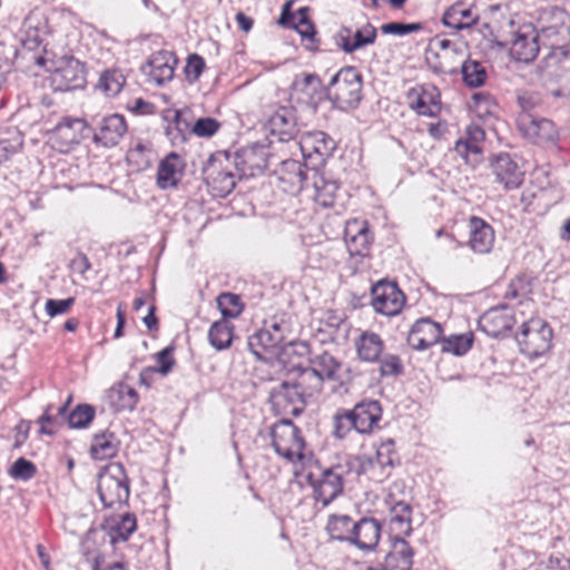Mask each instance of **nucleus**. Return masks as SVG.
I'll return each instance as SVG.
<instances>
[{
	"label": "nucleus",
	"instance_id": "f257e3e1",
	"mask_svg": "<svg viewBox=\"0 0 570 570\" xmlns=\"http://www.w3.org/2000/svg\"><path fill=\"white\" fill-rule=\"evenodd\" d=\"M541 22L539 33L551 49L546 58L547 66L561 65L562 69H570V51L566 48L570 42V16L564 9L554 7L542 13Z\"/></svg>",
	"mask_w": 570,
	"mask_h": 570
},
{
	"label": "nucleus",
	"instance_id": "f03ea898",
	"mask_svg": "<svg viewBox=\"0 0 570 570\" xmlns=\"http://www.w3.org/2000/svg\"><path fill=\"white\" fill-rule=\"evenodd\" d=\"M397 461L395 443L392 439L381 442L375 452L364 453L355 458V469L358 475L368 481L382 483L387 480Z\"/></svg>",
	"mask_w": 570,
	"mask_h": 570
},
{
	"label": "nucleus",
	"instance_id": "7ed1b4c3",
	"mask_svg": "<svg viewBox=\"0 0 570 570\" xmlns=\"http://www.w3.org/2000/svg\"><path fill=\"white\" fill-rule=\"evenodd\" d=\"M552 340L553 331L550 324L540 317L523 322L515 334L520 353L529 360H537L548 354L552 347Z\"/></svg>",
	"mask_w": 570,
	"mask_h": 570
},
{
	"label": "nucleus",
	"instance_id": "20e7f679",
	"mask_svg": "<svg viewBox=\"0 0 570 570\" xmlns=\"http://www.w3.org/2000/svg\"><path fill=\"white\" fill-rule=\"evenodd\" d=\"M327 95L342 110L357 107L362 99V76L354 67L342 68L332 77Z\"/></svg>",
	"mask_w": 570,
	"mask_h": 570
},
{
	"label": "nucleus",
	"instance_id": "39448f33",
	"mask_svg": "<svg viewBox=\"0 0 570 570\" xmlns=\"http://www.w3.org/2000/svg\"><path fill=\"white\" fill-rule=\"evenodd\" d=\"M97 491L105 508H112L128 500L129 483L121 464H111L99 473Z\"/></svg>",
	"mask_w": 570,
	"mask_h": 570
},
{
	"label": "nucleus",
	"instance_id": "423d86ee",
	"mask_svg": "<svg viewBox=\"0 0 570 570\" xmlns=\"http://www.w3.org/2000/svg\"><path fill=\"white\" fill-rule=\"evenodd\" d=\"M275 452L289 462L303 459L305 446L301 430L289 420H282L271 431Z\"/></svg>",
	"mask_w": 570,
	"mask_h": 570
},
{
	"label": "nucleus",
	"instance_id": "0eeeda50",
	"mask_svg": "<svg viewBox=\"0 0 570 570\" xmlns=\"http://www.w3.org/2000/svg\"><path fill=\"white\" fill-rule=\"evenodd\" d=\"M351 468L350 462L336 464L324 470L320 479L313 483V498L322 508H326L343 493L344 480Z\"/></svg>",
	"mask_w": 570,
	"mask_h": 570
},
{
	"label": "nucleus",
	"instance_id": "6e6552de",
	"mask_svg": "<svg viewBox=\"0 0 570 570\" xmlns=\"http://www.w3.org/2000/svg\"><path fill=\"white\" fill-rule=\"evenodd\" d=\"M298 144L305 166H309L313 170L323 166L336 148L334 139L324 131L305 132Z\"/></svg>",
	"mask_w": 570,
	"mask_h": 570
},
{
	"label": "nucleus",
	"instance_id": "1a4fd4ad",
	"mask_svg": "<svg viewBox=\"0 0 570 570\" xmlns=\"http://www.w3.org/2000/svg\"><path fill=\"white\" fill-rule=\"evenodd\" d=\"M371 305L376 313L385 316H395L401 313L405 304V295L396 283L379 281L371 288Z\"/></svg>",
	"mask_w": 570,
	"mask_h": 570
},
{
	"label": "nucleus",
	"instance_id": "9d476101",
	"mask_svg": "<svg viewBox=\"0 0 570 570\" xmlns=\"http://www.w3.org/2000/svg\"><path fill=\"white\" fill-rule=\"evenodd\" d=\"M517 126L521 135L537 145H554L559 131L550 119L538 116H518Z\"/></svg>",
	"mask_w": 570,
	"mask_h": 570
},
{
	"label": "nucleus",
	"instance_id": "9b49d317",
	"mask_svg": "<svg viewBox=\"0 0 570 570\" xmlns=\"http://www.w3.org/2000/svg\"><path fill=\"white\" fill-rule=\"evenodd\" d=\"M87 127L81 118L63 117L50 132L49 141L59 153H68L80 144Z\"/></svg>",
	"mask_w": 570,
	"mask_h": 570
},
{
	"label": "nucleus",
	"instance_id": "f8f14e48",
	"mask_svg": "<svg viewBox=\"0 0 570 570\" xmlns=\"http://www.w3.org/2000/svg\"><path fill=\"white\" fill-rule=\"evenodd\" d=\"M269 400L274 411L279 415L298 416L306 400L293 381H283L271 391Z\"/></svg>",
	"mask_w": 570,
	"mask_h": 570
},
{
	"label": "nucleus",
	"instance_id": "ddd939ff",
	"mask_svg": "<svg viewBox=\"0 0 570 570\" xmlns=\"http://www.w3.org/2000/svg\"><path fill=\"white\" fill-rule=\"evenodd\" d=\"M268 157V147L262 142H254L236 151L234 165L240 176L254 177L267 168Z\"/></svg>",
	"mask_w": 570,
	"mask_h": 570
},
{
	"label": "nucleus",
	"instance_id": "4468645a",
	"mask_svg": "<svg viewBox=\"0 0 570 570\" xmlns=\"http://www.w3.org/2000/svg\"><path fill=\"white\" fill-rule=\"evenodd\" d=\"M85 81L83 65L72 57L62 60L50 75V83L57 91L81 88Z\"/></svg>",
	"mask_w": 570,
	"mask_h": 570
},
{
	"label": "nucleus",
	"instance_id": "2eb2a0df",
	"mask_svg": "<svg viewBox=\"0 0 570 570\" xmlns=\"http://www.w3.org/2000/svg\"><path fill=\"white\" fill-rule=\"evenodd\" d=\"M484 139V129L476 124H471L466 127L464 136L455 142L454 150L465 164L475 167L483 158Z\"/></svg>",
	"mask_w": 570,
	"mask_h": 570
},
{
	"label": "nucleus",
	"instance_id": "dca6fc26",
	"mask_svg": "<svg viewBox=\"0 0 570 570\" xmlns=\"http://www.w3.org/2000/svg\"><path fill=\"white\" fill-rule=\"evenodd\" d=\"M491 171L495 181L501 184L505 190L519 188L524 178V171L510 154L500 153L490 163Z\"/></svg>",
	"mask_w": 570,
	"mask_h": 570
},
{
	"label": "nucleus",
	"instance_id": "f3484780",
	"mask_svg": "<svg viewBox=\"0 0 570 570\" xmlns=\"http://www.w3.org/2000/svg\"><path fill=\"white\" fill-rule=\"evenodd\" d=\"M177 63L174 52L159 50L150 56L141 70L149 82L161 86L173 79Z\"/></svg>",
	"mask_w": 570,
	"mask_h": 570
},
{
	"label": "nucleus",
	"instance_id": "a211bd4d",
	"mask_svg": "<svg viewBox=\"0 0 570 570\" xmlns=\"http://www.w3.org/2000/svg\"><path fill=\"white\" fill-rule=\"evenodd\" d=\"M407 102L420 116L436 117L441 111V95L431 85L417 86L407 91Z\"/></svg>",
	"mask_w": 570,
	"mask_h": 570
},
{
	"label": "nucleus",
	"instance_id": "6ab92c4d",
	"mask_svg": "<svg viewBox=\"0 0 570 570\" xmlns=\"http://www.w3.org/2000/svg\"><path fill=\"white\" fill-rule=\"evenodd\" d=\"M127 131L124 116L112 114L105 116L95 124L94 142L106 148L118 145Z\"/></svg>",
	"mask_w": 570,
	"mask_h": 570
},
{
	"label": "nucleus",
	"instance_id": "aec40b11",
	"mask_svg": "<svg viewBox=\"0 0 570 570\" xmlns=\"http://www.w3.org/2000/svg\"><path fill=\"white\" fill-rule=\"evenodd\" d=\"M266 130L279 141H289L299 132L296 112L291 107H279L268 118Z\"/></svg>",
	"mask_w": 570,
	"mask_h": 570
},
{
	"label": "nucleus",
	"instance_id": "412c9836",
	"mask_svg": "<svg viewBox=\"0 0 570 570\" xmlns=\"http://www.w3.org/2000/svg\"><path fill=\"white\" fill-rule=\"evenodd\" d=\"M344 239L352 256H366L373 240L368 224L363 219H351L346 223Z\"/></svg>",
	"mask_w": 570,
	"mask_h": 570
},
{
	"label": "nucleus",
	"instance_id": "4be33fe9",
	"mask_svg": "<svg viewBox=\"0 0 570 570\" xmlns=\"http://www.w3.org/2000/svg\"><path fill=\"white\" fill-rule=\"evenodd\" d=\"M204 175L207 186L216 197L227 196L236 186L234 174L219 160L209 159L204 168Z\"/></svg>",
	"mask_w": 570,
	"mask_h": 570
},
{
	"label": "nucleus",
	"instance_id": "5701e85b",
	"mask_svg": "<svg viewBox=\"0 0 570 570\" xmlns=\"http://www.w3.org/2000/svg\"><path fill=\"white\" fill-rule=\"evenodd\" d=\"M441 336V325L425 317L420 318L413 324L407 336V342L413 348L423 351L439 343Z\"/></svg>",
	"mask_w": 570,
	"mask_h": 570
},
{
	"label": "nucleus",
	"instance_id": "b1692460",
	"mask_svg": "<svg viewBox=\"0 0 570 570\" xmlns=\"http://www.w3.org/2000/svg\"><path fill=\"white\" fill-rule=\"evenodd\" d=\"M382 527L379 520L363 517L355 521L351 544L362 551L374 550L380 541Z\"/></svg>",
	"mask_w": 570,
	"mask_h": 570
},
{
	"label": "nucleus",
	"instance_id": "393cba45",
	"mask_svg": "<svg viewBox=\"0 0 570 570\" xmlns=\"http://www.w3.org/2000/svg\"><path fill=\"white\" fill-rule=\"evenodd\" d=\"M514 317L505 306L492 307L479 320V327L491 337H499L512 328Z\"/></svg>",
	"mask_w": 570,
	"mask_h": 570
},
{
	"label": "nucleus",
	"instance_id": "a878e982",
	"mask_svg": "<svg viewBox=\"0 0 570 570\" xmlns=\"http://www.w3.org/2000/svg\"><path fill=\"white\" fill-rule=\"evenodd\" d=\"M186 163L184 158L175 153H169L160 163L157 169V186L160 189L177 187L184 176Z\"/></svg>",
	"mask_w": 570,
	"mask_h": 570
},
{
	"label": "nucleus",
	"instance_id": "bb28decb",
	"mask_svg": "<svg viewBox=\"0 0 570 570\" xmlns=\"http://www.w3.org/2000/svg\"><path fill=\"white\" fill-rule=\"evenodd\" d=\"M360 434H370L379 426L382 419V406L379 401L363 400L351 410Z\"/></svg>",
	"mask_w": 570,
	"mask_h": 570
},
{
	"label": "nucleus",
	"instance_id": "cd10ccee",
	"mask_svg": "<svg viewBox=\"0 0 570 570\" xmlns=\"http://www.w3.org/2000/svg\"><path fill=\"white\" fill-rule=\"evenodd\" d=\"M495 234L484 219L472 216L469 219L468 246L476 254H487L493 247Z\"/></svg>",
	"mask_w": 570,
	"mask_h": 570
},
{
	"label": "nucleus",
	"instance_id": "c85d7f7f",
	"mask_svg": "<svg viewBox=\"0 0 570 570\" xmlns=\"http://www.w3.org/2000/svg\"><path fill=\"white\" fill-rule=\"evenodd\" d=\"M540 33L534 30L518 31L511 42V57L525 63L533 61L540 50Z\"/></svg>",
	"mask_w": 570,
	"mask_h": 570
},
{
	"label": "nucleus",
	"instance_id": "c756f323",
	"mask_svg": "<svg viewBox=\"0 0 570 570\" xmlns=\"http://www.w3.org/2000/svg\"><path fill=\"white\" fill-rule=\"evenodd\" d=\"M305 165L294 159L284 160L278 170L279 187L287 194L299 193L307 179Z\"/></svg>",
	"mask_w": 570,
	"mask_h": 570
},
{
	"label": "nucleus",
	"instance_id": "7c9ffc66",
	"mask_svg": "<svg viewBox=\"0 0 570 570\" xmlns=\"http://www.w3.org/2000/svg\"><path fill=\"white\" fill-rule=\"evenodd\" d=\"M376 29L371 23H366L357 29L352 36L348 28H342L336 36V43L346 53L354 52L367 45H372L376 39Z\"/></svg>",
	"mask_w": 570,
	"mask_h": 570
},
{
	"label": "nucleus",
	"instance_id": "2f4dec72",
	"mask_svg": "<svg viewBox=\"0 0 570 570\" xmlns=\"http://www.w3.org/2000/svg\"><path fill=\"white\" fill-rule=\"evenodd\" d=\"M414 551L406 540L401 537H392L391 550L385 557V570H411Z\"/></svg>",
	"mask_w": 570,
	"mask_h": 570
},
{
	"label": "nucleus",
	"instance_id": "473e14b6",
	"mask_svg": "<svg viewBox=\"0 0 570 570\" xmlns=\"http://www.w3.org/2000/svg\"><path fill=\"white\" fill-rule=\"evenodd\" d=\"M357 357L362 362H379L384 351L385 344L381 335L373 331H363L354 341Z\"/></svg>",
	"mask_w": 570,
	"mask_h": 570
},
{
	"label": "nucleus",
	"instance_id": "72a5a7b5",
	"mask_svg": "<svg viewBox=\"0 0 570 570\" xmlns=\"http://www.w3.org/2000/svg\"><path fill=\"white\" fill-rule=\"evenodd\" d=\"M47 26L45 19L38 13H30L22 23V47L29 51L38 49L43 42Z\"/></svg>",
	"mask_w": 570,
	"mask_h": 570
},
{
	"label": "nucleus",
	"instance_id": "f704fd0d",
	"mask_svg": "<svg viewBox=\"0 0 570 570\" xmlns=\"http://www.w3.org/2000/svg\"><path fill=\"white\" fill-rule=\"evenodd\" d=\"M478 20L479 16L472 8L468 7L463 2L452 4L445 10L442 18L444 26L455 30L469 29L474 26Z\"/></svg>",
	"mask_w": 570,
	"mask_h": 570
},
{
	"label": "nucleus",
	"instance_id": "c9c22d12",
	"mask_svg": "<svg viewBox=\"0 0 570 570\" xmlns=\"http://www.w3.org/2000/svg\"><path fill=\"white\" fill-rule=\"evenodd\" d=\"M412 509L404 501L394 502L390 510V528L393 537L410 535L412 532Z\"/></svg>",
	"mask_w": 570,
	"mask_h": 570
},
{
	"label": "nucleus",
	"instance_id": "e433bc0d",
	"mask_svg": "<svg viewBox=\"0 0 570 570\" xmlns=\"http://www.w3.org/2000/svg\"><path fill=\"white\" fill-rule=\"evenodd\" d=\"M285 340V334L272 333L269 328L265 327L249 336L247 345L257 358H262L263 351L273 350L282 345Z\"/></svg>",
	"mask_w": 570,
	"mask_h": 570
},
{
	"label": "nucleus",
	"instance_id": "4c0bfd02",
	"mask_svg": "<svg viewBox=\"0 0 570 570\" xmlns=\"http://www.w3.org/2000/svg\"><path fill=\"white\" fill-rule=\"evenodd\" d=\"M296 379L293 381L299 390V393L306 399L314 397L323 391V380L311 370L309 366H298L296 370Z\"/></svg>",
	"mask_w": 570,
	"mask_h": 570
},
{
	"label": "nucleus",
	"instance_id": "58836bf2",
	"mask_svg": "<svg viewBox=\"0 0 570 570\" xmlns=\"http://www.w3.org/2000/svg\"><path fill=\"white\" fill-rule=\"evenodd\" d=\"M313 186L315 190L314 200L324 208L332 207L338 190L337 183L314 170Z\"/></svg>",
	"mask_w": 570,
	"mask_h": 570
},
{
	"label": "nucleus",
	"instance_id": "ea45409f",
	"mask_svg": "<svg viewBox=\"0 0 570 570\" xmlns=\"http://www.w3.org/2000/svg\"><path fill=\"white\" fill-rule=\"evenodd\" d=\"M308 366L325 382L336 380L341 363L331 353L324 351L309 357Z\"/></svg>",
	"mask_w": 570,
	"mask_h": 570
},
{
	"label": "nucleus",
	"instance_id": "a19ab883",
	"mask_svg": "<svg viewBox=\"0 0 570 570\" xmlns=\"http://www.w3.org/2000/svg\"><path fill=\"white\" fill-rule=\"evenodd\" d=\"M355 521L346 514H331L326 531L333 540L351 544Z\"/></svg>",
	"mask_w": 570,
	"mask_h": 570
},
{
	"label": "nucleus",
	"instance_id": "79ce46f5",
	"mask_svg": "<svg viewBox=\"0 0 570 570\" xmlns=\"http://www.w3.org/2000/svg\"><path fill=\"white\" fill-rule=\"evenodd\" d=\"M439 51H431L430 55H432L435 59H438V62L433 65V69L436 72L440 73H454L458 71V67L455 65H449L445 62V60H449L450 58H454L459 56L462 58V50L459 49L451 40L443 39L439 41Z\"/></svg>",
	"mask_w": 570,
	"mask_h": 570
},
{
	"label": "nucleus",
	"instance_id": "37998d69",
	"mask_svg": "<svg viewBox=\"0 0 570 570\" xmlns=\"http://www.w3.org/2000/svg\"><path fill=\"white\" fill-rule=\"evenodd\" d=\"M119 442L114 433L104 432L94 436L90 453L96 460H106L116 455Z\"/></svg>",
	"mask_w": 570,
	"mask_h": 570
},
{
	"label": "nucleus",
	"instance_id": "c03bdc74",
	"mask_svg": "<svg viewBox=\"0 0 570 570\" xmlns=\"http://www.w3.org/2000/svg\"><path fill=\"white\" fill-rule=\"evenodd\" d=\"M234 326L227 320H219L212 324L208 331V341L217 351L228 348L233 342Z\"/></svg>",
	"mask_w": 570,
	"mask_h": 570
},
{
	"label": "nucleus",
	"instance_id": "a18cd8bd",
	"mask_svg": "<svg viewBox=\"0 0 570 570\" xmlns=\"http://www.w3.org/2000/svg\"><path fill=\"white\" fill-rule=\"evenodd\" d=\"M109 400L116 411L132 410L138 402V393L128 384H118L109 393Z\"/></svg>",
	"mask_w": 570,
	"mask_h": 570
},
{
	"label": "nucleus",
	"instance_id": "49530a36",
	"mask_svg": "<svg viewBox=\"0 0 570 570\" xmlns=\"http://www.w3.org/2000/svg\"><path fill=\"white\" fill-rule=\"evenodd\" d=\"M22 145L23 136L16 127L0 130V160L18 153Z\"/></svg>",
	"mask_w": 570,
	"mask_h": 570
},
{
	"label": "nucleus",
	"instance_id": "de8ad7c7",
	"mask_svg": "<svg viewBox=\"0 0 570 570\" xmlns=\"http://www.w3.org/2000/svg\"><path fill=\"white\" fill-rule=\"evenodd\" d=\"M460 70L463 77V81L471 88L482 86L487 79V70L476 60H465L461 63Z\"/></svg>",
	"mask_w": 570,
	"mask_h": 570
},
{
	"label": "nucleus",
	"instance_id": "09e8293b",
	"mask_svg": "<svg viewBox=\"0 0 570 570\" xmlns=\"http://www.w3.org/2000/svg\"><path fill=\"white\" fill-rule=\"evenodd\" d=\"M216 302L223 315L222 320L236 318L244 309L240 296L234 293H222L217 296Z\"/></svg>",
	"mask_w": 570,
	"mask_h": 570
},
{
	"label": "nucleus",
	"instance_id": "8fccbe9b",
	"mask_svg": "<svg viewBox=\"0 0 570 570\" xmlns=\"http://www.w3.org/2000/svg\"><path fill=\"white\" fill-rule=\"evenodd\" d=\"M289 18H293V19L296 20V22H294L295 28L297 29V31L299 32V35L303 38H306V39L312 40V41L314 40L315 28H314L313 23L308 20L307 9L306 8H301L297 11L296 17H291V14L287 13L286 7H285L284 10H283L282 17L279 19V23H282L284 26L288 24L289 23V21H288Z\"/></svg>",
	"mask_w": 570,
	"mask_h": 570
},
{
	"label": "nucleus",
	"instance_id": "3c124183",
	"mask_svg": "<svg viewBox=\"0 0 570 570\" xmlns=\"http://www.w3.org/2000/svg\"><path fill=\"white\" fill-rule=\"evenodd\" d=\"M136 518L134 514L126 513L120 520L109 525V534L112 542L126 541L136 530Z\"/></svg>",
	"mask_w": 570,
	"mask_h": 570
},
{
	"label": "nucleus",
	"instance_id": "603ef678",
	"mask_svg": "<svg viewBox=\"0 0 570 570\" xmlns=\"http://www.w3.org/2000/svg\"><path fill=\"white\" fill-rule=\"evenodd\" d=\"M441 343L442 352L462 356L472 347L473 334L466 333L460 335H451L450 337L444 338Z\"/></svg>",
	"mask_w": 570,
	"mask_h": 570
},
{
	"label": "nucleus",
	"instance_id": "864d4df0",
	"mask_svg": "<svg viewBox=\"0 0 570 570\" xmlns=\"http://www.w3.org/2000/svg\"><path fill=\"white\" fill-rule=\"evenodd\" d=\"M126 82V78L124 73L118 69H110L102 72L99 79V88L109 96L114 97L120 92L124 85Z\"/></svg>",
	"mask_w": 570,
	"mask_h": 570
},
{
	"label": "nucleus",
	"instance_id": "5fc2aeb1",
	"mask_svg": "<svg viewBox=\"0 0 570 570\" xmlns=\"http://www.w3.org/2000/svg\"><path fill=\"white\" fill-rule=\"evenodd\" d=\"M334 424V436L337 439H344L352 431H356L355 420L351 410L340 409L336 411L333 417Z\"/></svg>",
	"mask_w": 570,
	"mask_h": 570
},
{
	"label": "nucleus",
	"instance_id": "6e6d98bb",
	"mask_svg": "<svg viewBox=\"0 0 570 570\" xmlns=\"http://www.w3.org/2000/svg\"><path fill=\"white\" fill-rule=\"evenodd\" d=\"M517 104L520 108L518 116H537L534 111L541 107L542 98L539 92L523 90L517 95Z\"/></svg>",
	"mask_w": 570,
	"mask_h": 570
},
{
	"label": "nucleus",
	"instance_id": "4d7b16f0",
	"mask_svg": "<svg viewBox=\"0 0 570 570\" xmlns=\"http://www.w3.org/2000/svg\"><path fill=\"white\" fill-rule=\"evenodd\" d=\"M495 101L490 94L487 92H475L471 97V101L469 102V108L473 111L478 117H485L491 115L495 108Z\"/></svg>",
	"mask_w": 570,
	"mask_h": 570
},
{
	"label": "nucleus",
	"instance_id": "13d9d810",
	"mask_svg": "<svg viewBox=\"0 0 570 570\" xmlns=\"http://www.w3.org/2000/svg\"><path fill=\"white\" fill-rule=\"evenodd\" d=\"M155 360H156V365L147 367L146 371L153 372V373H159L163 376H166L167 374H169L171 372L173 367L176 364V361L174 357V347L167 346V347L163 348L161 351L156 353Z\"/></svg>",
	"mask_w": 570,
	"mask_h": 570
},
{
	"label": "nucleus",
	"instance_id": "bf43d9fd",
	"mask_svg": "<svg viewBox=\"0 0 570 570\" xmlns=\"http://www.w3.org/2000/svg\"><path fill=\"white\" fill-rule=\"evenodd\" d=\"M95 416V409L88 404H80L69 414L68 423L70 428H86Z\"/></svg>",
	"mask_w": 570,
	"mask_h": 570
},
{
	"label": "nucleus",
	"instance_id": "052dcab7",
	"mask_svg": "<svg viewBox=\"0 0 570 570\" xmlns=\"http://www.w3.org/2000/svg\"><path fill=\"white\" fill-rule=\"evenodd\" d=\"M379 363V371L382 376H397L403 373L402 361L395 354H384L380 357Z\"/></svg>",
	"mask_w": 570,
	"mask_h": 570
},
{
	"label": "nucleus",
	"instance_id": "680f3d73",
	"mask_svg": "<svg viewBox=\"0 0 570 570\" xmlns=\"http://www.w3.org/2000/svg\"><path fill=\"white\" fill-rule=\"evenodd\" d=\"M37 472L36 465L26 460L24 458H19L10 468V475L16 480L28 481L35 476Z\"/></svg>",
	"mask_w": 570,
	"mask_h": 570
},
{
	"label": "nucleus",
	"instance_id": "e2e57ef3",
	"mask_svg": "<svg viewBox=\"0 0 570 570\" xmlns=\"http://www.w3.org/2000/svg\"><path fill=\"white\" fill-rule=\"evenodd\" d=\"M423 29L421 22L404 23V22H389L381 27L384 35L405 36L409 33L417 32Z\"/></svg>",
	"mask_w": 570,
	"mask_h": 570
},
{
	"label": "nucleus",
	"instance_id": "0e129e2a",
	"mask_svg": "<svg viewBox=\"0 0 570 570\" xmlns=\"http://www.w3.org/2000/svg\"><path fill=\"white\" fill-rule=\"evenodd\" d=\"M205 69V60L197 53L190 55L185 66V75L188 82H196Z\"/></svg>",
	"mask_w": 570,
	"mask_h": 570
},
{
	"label": "nucleus",
	"instance_id": "69168bd1",
	"mask_svg": "<svg viewBox=\"0 0 570 570\" xmlns=\"http://www.w3.org/2000/svg\"><path fill=\"white\" fill-rule=\"evenodd\" d=\"M75 304L73 297H68L66 299H47L45 305V311L50 317H56L58 315H62L67 313L71 306Z\"/></svg>",
	"mask_w": 570,
	"mask_h": 570
},
{
	"label": "nucleus",
	"instance_id": "338daca9",
	"mask_svg": "<svg viewBox=\"0 0 570 570\" xmlns=\"http://www.w3.org/2000/svg\"><path fill=\"white\" fill-rule=\"evenodd\" d=\"M219 129V124L214 118H199L194 127L193 132L198 137H210Z\"/></svg>",
	"mask_w": 570,
	"mask_h": 570
},
{
	"label": "nucleus",
	"instance_id": "774afa93",
	"mask_svg": "<svg viewBox=\"0 0 570 570\" xmlns=\"http://www.w3.org/2000/svg\"><path fill=\"white\" fill-rule=\"evenodd\" d=\"M293 85L297 90L309 94V91L315 92L317 90L321 85V80L314 73H304L302 76H297Z\"/></svg>",
	"mask_w": 570,
	"mask_h": 570
}]
</instances>
